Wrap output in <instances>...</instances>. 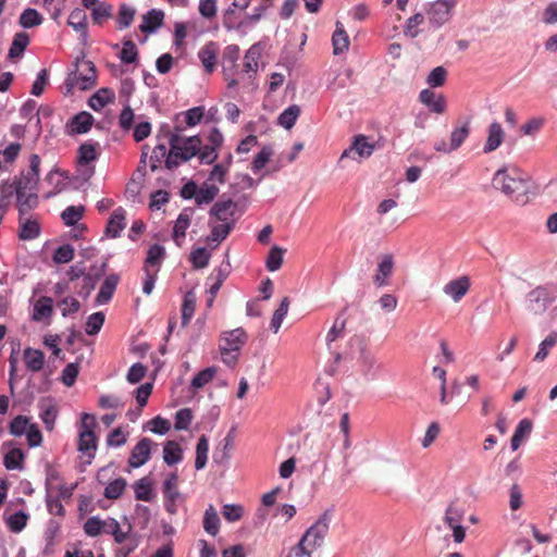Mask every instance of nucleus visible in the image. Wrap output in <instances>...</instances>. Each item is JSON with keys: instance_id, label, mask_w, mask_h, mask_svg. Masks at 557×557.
<instances>
[{"instance_id": "obj_1", "label": "nucleus", "mask_w": 557, "mask_h": 557, "mask_svg": "<svg viewBox=\"0 0 557 557\" xmlns=\"http://www.w3.org/2000/svg\"><path fill=\"white\" fill-rule=\"evenodd\" d=\"M97 83V69L92 61L85 60V53L82 52L74 63V70L71 71L65 81L67 92H71L74 86L78 85L81 90H88Z\"/></svg>"}, {"instance_id": "obj_2", "label": "nucleus", "mask_w": 557, "mask_h": 557, "mask_svg": "<svg viewBox=\"0 0 557 557\" xmlns=\"http://www.w3.org/2000/svg\"><path fill=\"white\" fill-rule=\"evenodd\" d=\"M96 426V417L91 413L84 412L81 419L77 449L89 458L87 461L88 465L91 463V459L95 457L97 449L98 438L94 432Z\"/></svg>"}, {"instance_id": "obj_3", "label": "nucleus", "mask_w": 557, "mask_h": 557, "mask_svg": "<svg viewBox=\"0 0 557 557\" xmlns=\"http://www.w3.org/2000/svg\"><path fill=\"white\" fill-rule=\"evenodd\" d=\"M493 185L516 201H519L520 197L525 196L529 189V182L527 180L510 176L505 168L499 169L494 174Z\"/></svg>"}, {"instance_id": "obj_4", "label": "nucleus", "mask_w": 557, "mask_h": 557, "mask_svg": "<svg viewBox=\"0 0 557 557\" xmlns=\"http://www.w3.org/2000/svg\"><path fill=\"white\" fill-rule=\"evenodd\" d=\"M170 150L165 160V169L173 171L182 162H187L197 157V150L182 143L181 135L171 134L169 140Z\"/></svg>"}, {"instance_id": "obj_5", "label": "nucleus", "mask_w": 557, "mask_h": 557, "mask_svg": "<svg viewBox=\"0 0 557 557\" xmlns=\"http://www.w3.org/2000/svg\"><path fill=\"white\" fill-rule=\"evenodd\" d=\"M332 512L333 508H327L302 534L308 540V546L311 548H320L323 545L330 530Z\"/></svg>"}, {"instance_id": "obj_6", "label": "nucleus", "mask_w": 557, "mask_h": 557, "mask_svg": "<svg viewBox=\"0 0 557 557\" xmlns=\"http://www.w3.org/2000/svg\"><path fill=\"white\" fill-rule=\"evenodd\" d=\"M554 300L555 295L547 286H536L527 295V309L535 315H541Z\"/></svg>"}, {"instance_id": "obj_7", "label": "nucleus", "mask_w": 557, "mask_h": 557, "mask_svg": "<svg viewBox=\"0 0 557 557\" xmlns=\"http://www.w3.org/2000/svg\"><path fill=\"white\" fill-rule=\"evenodd\" d=\"M374 150L375 145L369 143L367 136L359 134L354 137L351 145L343 151L338 162L342 163L348 158L352 160L368 159Z\"/></svg>"}, {"instance_id": "obj_8", "label": "nucleus", "mask_w": 557, "mask_h": 557, "mask_svg": "<svg viewBox=\"0 0 557 557\" xmlns=\"http://www.w3.org/2000/svg\"><path fill=\"white\" fill-rule=\"evenodd\" d=\"M248 335L243 327L223 332L220 338V352L227 356L230 352H238L246 344Z\"/></svg>"}, {"instance_id": "obj_9", "label": "nucleus", "mask_w": 557, "mask_h": 557, "mask_svg": "<svg viewBox=\"0 0 557 557\" xmlns=\"http://www.w3.org/2000/svg\"><path fill=\"white\" fill-rule=\"evenodd\" d=\"M455 7V1L450 0H436L431 4L428 15L429 22L434 27H441L451 16V9Z\"/></svg>"}, {"instance_id": "obj_10", "label": "nucleus", "mask_w": 557, "mask_h": 557, "mask_svg": "<svg viewBox=\"0 0 557 557\" xmlns=\"http://www.w3.org/2000/svg\"><path fill=\"white\" fill-rule=\"evenodd\" d=\"M394 268L395 261L392 253L380 256L376 273L373 275V284L376 287L387 286L389 284V277L393 274Z\"/></svg>"}, {"instance_id": "obj_11", "label": "nucleus", "mask_w": 557, "mask_h": 557, "mask_svg": "<svg viewBox=\"0 0 557 557\" xmlns=\"http://www.w3.org/2000/svg\"><path fill=\"white\" fill-rule=\"evenodd\" d=\"M95 122L94 116L87 112L82 111L75 115H73L65 125V131L67 135H78L85 134L89 132Z\"/></svg>"}, {"instance_id": "obj_12", "label": "nucleus", "mask_w": 557, "mask_h": 557, "mask_svg": "<svg viewBox=\"0 0 557 557\" xmlns=\"http://www.w3.org/2000/svg\"><path fill=\"white\" fill-rule=\"evenodd\" d=\"M152 441L148 437H143L132 449L128 465L132 468H139L145 465L151 456Z\"/></svg>"}, {"instance_id": "obj_13", "label": "nucleus", "mask_w": 557, "mask_h": 557, "mask_svg": "<svg viewBox=\"0 0 557 557\" xmlns=\"http://www.w3.org/2000/svg\"><path fill=\"white\" fill-rule=\"evenodd\" d=\"M237 203L232 198H225V194L211 207L210 218L226 223L228 218L234 216Z\"/></svg>"}, {"instance_id": "obj_14", "label": "nucleus", "mask_w": 557, "mask_h": 557, "mask_svg": "<svg viewBox=\"0 0 557 557\" xmlns=\"http://www.w3.org/2000/svg\"><path fill=\"white\" fill-rule=\"evenodd\" d=\"M419 100L425 104L431 112L443 114L446 111V98L443 95L436 97L435 92L431 89L421 90Z\"/></svg>"}, {"instance_id": "obj_15", "label": "nucleus", "mask_w": 557, "mask_h": 557, "mask_svg": "<svg viewBox=\"0 0 557 557\" xmlns=\"http://www.w3.org/2000/svg\"><path fill=\"white\" fill-rule=\"evenodd\" d=\"M163 21L164 12L160 9H151L143 15L139 29L145 34H153L163 25Z\"/></svg>"}, {"instance_id": "obj_16", "label": "nucleus", "mask_w": 557, "mask_h": 557, "mask_svg": "<svg viewBox=\"0 0 557 557\" xmlns=\"http://www.w3.org/2000/svg\"><path fill=\"white\" fill-rule=\"evenodd\" d=\"M67 24L81 34V40L83 45H87L88 27L86 12L81 8H75L70 13Z\"/></svg>"}, {"instance_id": "obj_17", "label": "nucleus", "mask_w": 557, "mask_h": 557, "mask_svg": "<svg viewBox=\"0 0 557 557\" xmlns=\"http://www.w3.org/2000/svg\"><path fill=\"white\" fill-rule=\"evenodd\" d=\"M125 226V210L122 207H119L109 218L104 234L107 237L116 238L120 236Z\"/></svg>"}, {"instance_id": "obj_18", "label": "nucleus", "mask_w": 557, "mask_h": 557, "mask_svg": "<svg viewBox=\"0 0 557 557\" xmlns=\"http://www.w3.org/2000/svg\"><path fill=\"white\" fill-rule=\"evenodd\" d=\"M193 213V208H184L174 224L172 237L178 247L182 246V240L186 236V231L190 225V218Z\"/></svg>"}, {"instance_id": "obj_19", "label": "nucleus", "mask_w": 557, "mask_h": 557, "mask_svg": "<svg viewBox=\"0 0 557 557\" xmlns=\"http://www.w3.org/2000/svg\"><path fill=\"white\" fill-rule=\"evenodd\" d=\"M119 282V274H109L100 286L99 293L96 297V305L108 304L112 299Z\"/></svg>"}, {"instance_id": "obj_20", "label": "nucleus", "mask_w": 557, "mask_h": 557, "mask_svg": "<svg viewBox=\"0 0 557 557\" xmlns=\"http://www.w3.org/2000/svg\"><path fill=\"white\" fill-rule=\"evenodd\" d=\"M469 288L470 278L467 275H463L457 280L448 282L444 286V293L451 296L454 301L458 302L468 293Z\"/></svg>"}, {"instance_id": "obj_21", "label": "nucleus", "mask_w": 557, "mask_h": 557, "mask_svg": "<svg viewBox=\"0 0 557 557\" xmlns=\"http://www.w3.org/2000/svg\"><path fill=\"white\" fill-rule=\"evenodd\" d=\"M487 139L483 147L484 153H490L496 150L504 141L505 133L502 125L498 122H493L488 126Z\"/></svg>"}, {"instance_id": "obj_22", "label": "nucleus", "mask_w": 557, "mask_h": 557, "mask_svg": "<svg viewBox=\"0 0 557 557\" xmlns=\"http://www.w3.org/2000/svg\"><path fill=\"white\" fill-rule=\"evenodd\" d=\"M18 238L21 240H33L40 235V224L34 219H24L18 215Z\"/></svg>"}, {"instance_id": "obj_23", "label": "nucleus", "mask_w": 557, "mask_h": 557, "mask_svg": "<svg viewBox=\"0 0 557 557\" xmlns=\"http://www.w3.org/2000/svg\"><path fill=\"white\" fill-rule=\"evenodd\" d=\"M209 225H211L210 235L207 237L206 242L208 245L211 243H215V248L220 243H222L230 235L232 230L235 226V221H230L222 224L212 225L211 221H209Z\"/></svg>"}, {"instance_id": "obj_24", "label": "nucleus", "mask_w": 557, "mask_h": 557, "mask_svg": "<svg viewBox=\"0 0 557 557\" xmlns=\"http://www.w3.org/2000/svg\"><path fill=\"white\" fill-rule=\"evenodd\" d=\"M18 215L23 218L30 210L37 208L39 199L37 194L25 195V190H15Z\"/></svg>"}, {"instance_id": "obj_25", "label": "nucleus", "mask_w": 557, "mask_h": 557, "mask_svg": "<svg viewBox=\"0 0 557 557\" xmlns=\"http://www.w3.org/2000/svg\"><path fill=\"white\" fill-rule=\"evenodd\" d=\"M533 423L530 419H522L517 425L510 441L511 449L517 450L522 442L527 440L532 432Z\"/></svg>"}, {"instance_id": "obj_26", "label": "nucleus", "mask_w": 557, "mask_h": 557, "mask_svg": "<svg viewBox=\"0 0 557 557\" xmlns=\"http://www.w3.org/2000/svg\"><path fill=\"white\" fill-rule=\"evenodd\" d=\"M26 368L32 372L42 370L45 364V354L40 349L27 347L23 354Z\"/></svg>"}, {"instance_id": "obj_27", "label": "nucleus", "mask_w": 557, "mask_h": 557, "mask_svg": "<svg viewBox=\"0 0 557 557\" xmlns=\"http://www.w3.org/2000/svg\"><path fill=\"white\" fill-rule=\"evenodd\" d=\"M114 100V92L112 89L108 87L100 88L96 91L89 99L88 106L95 110H102L108 103Z\"/></svg>"}, {"instance_id": "obj_28", "label": "nucleus", "mask_w": 557, "mask_h": 557, "mask_svg": "<svg viewBox=\"0 0 557 557\" xmlns=\"http://www.w3.org/2000/svg\"><path fill=\"white\" fill-rule=\"evenodd\" d=\"M29 44V35L25 32H20L15 34L11 47L8 52V58L13 60L21 58L24 54L27 46Z\"/></svg>"}, {"instance_id": "obj_29", "label": "nucleus", "mask_w": 557, "mask_h": 557, "mask_svg": "<svg viewBox=\"0 0 557 557\" xmlns=\"http://www.w3.org/2000/svg\"><path fill=\"white\" fill-rule=\"evenodd\" d=\"M219 187L205 182L199 188L196 197V205L201 207L211 203L219 195Z\"/></svg>"}, {"instance_id": "obj_30", "label": "nucleus", "mask_w": 557, "mask_h": 557, "mask_svg": "<svg viewBox=\"0 0 557 557\" xmlns=\"http://www.w3.org/2000/svg\"><path fill=\"white\" fill-rule=\"evenodd\" d=\"M183 459V449L175 441H168L163 446V460L168 466L178 463Z\"/></svg>"}, {"instance_id": "obj_31", "label": "nucleus", "mask_w": 557, "mask_h": 557, "mask_svg": "<svg viewBox=\"0 0 557 557\" xmlns=\"http://www.w3.org/2000/svg\"><path fill=\"white\" fill-rule=\"evenodd\" d=\"M25 454L21 448L13 447L3 457V465L8 470H23Z\"/></svg>"}, {"instance_id": "obj_32", "label": "nucleus", "mask_w": 557, "mask_h": 557, "mask_svg": "<svg viewBox=\"0 0 557 557\" xmlns=\"http://www.w3.org/2000/svg\"><path fill=\"white\" fill-rule=\"evenodd\" d=\"M332 42L335 55L343 53L349 47V37L339 22L336 23V30L333 34Z\"/></svg>"}, {"instance_id": "obj_33", "label": "nucleus", "mask_w": 557, "mask_h": 557, "mask_svg": "<svg viewBox=\"0 0 557 557\" xmlns=\"http://www.w3.org/2000/svg\"><path fill=\"white\" fill-rule=\"evenodd\" d=\"M53 312V300L48 296L40 297L34 306L33 320L41 321L51 317Z\"/></svg>"}, {"instance_id": "obj_34", "label": "nucleus", "mask_w": 557, "mask_h": 557, "mask_svg": "<svg viewBox=\"0 0 557 557\" xmlns=\"http://www.w3.org/2000/svg\"><path fill=\"white\" fill-rule=\"evenodd\" d=\"M196 308V294L193 289L186 292L182 304V327H185L191 320Z\"/></svg>"}, {"instance_id": "obj_35", "label": "nucleus", "mask_w": 557, "mask_h": 557, "mask_svg": "<svg viewBox=\"0 0 557 557\" xmlns=\"http://www.w3.org/2000/svg\"><path fill=\"white\" fill-rule=\"evenodd\" d=\"M134 492L137 500L150 502L153 498L151 480L145 476L136 481L134 483Z\"/></svg>"}, {"instance_id": "obj_36", "label": "nucleus", "mask_w": 557, "mask_h": 557, "mask_svg": "<svg viewBox=\"0 0 557 557\" xmlns=\"http://www.w3.org/2000/svg\"><path fill=\"white\" fill-rule=\"evenodd\" d=\"M301 113V109L297 104H292L285 109L277 117V125L285 129H290Z\"/></svg>"}, {"instance_id": "obj_37", "label": "nucleus", "mask_w": 557, "mask_h": 557, "mask_svg": "<svg viewBox=\"0 0 557 557\" xmlns=\"http://www.w3.org/2000/svg\"><path fill=\"white\" fill-rule=\"evenodd\" d=\"M98 143H89L86 141L82 144L77 150V163L79 165H88L90 162L97 160L98 154L96 152V147Z\"/></svg>"}, {"instance_id": "obj_38", "label": "nucleus", "mask_w": 557, "mask_h": 557, "mask_svg": "<svg viewBox=\"0 0 557 557\" xmlns=\"http://www.w3.org/2000/svg\"><path fill=\"white\" fill-rule=\"evenodd\" d=\"M203 529L206 530L207 533H209L212 536H215L220 530V518L218 516L215 508L212 505H209V507L205 511Z\"/></svg>"}, {"instance_id": "obj_39", "label": "nucleus", "mask_w": 557, "mask_h": 557, "mask_svg": "<svg viewBox=\"0 0 557 557\" xmlns=\"http://www.w3.org/2000/svg\"><path fill=\"white\" fill-rule=\"evenodd\" d=\"M261 42L253 44L245 55L244 72L249 73L250 71L256 72L258 67V60L262 52Z\"/></svg>"}, {"instance_id": "obj_40", "label": "nucleus", "mask_w": 557, "mask_h": 557, "mask_svg": "<svg viewBox=\"0 0 557 557\" xmlns=\"http://www.w3.org/2000/svg\"><path fill=\"white\" fill-rule=\"evenodd\" d=\"M44 21L42 15L32 8L25 9L18 18V23L23 28H33L39 26Z\"/></svg>"}, {"instance_id": "obj_41", "label": "nucleus", "mask_w": 557, "mask_h": 557, "mask_svg": "<svg viewBox=\"0 0 557 557\" xmlns=\"http://www.w3.org/2000/svg\"><path fill=\"white\" fill-rule=\"evenodd\" d=\"M470 134V121L467 120L460 127H455L450 134V146L455 151L461 147Z\"/></svg>"}, {"instance_id": "obj_42", "label": "nucleus", "mask_w": 557, "mask_h": 557, "mask_svg": "<svg viewBox=\"0 0 557 557\" xmlns=\"http://www.w3.org/2000/svg\"><path fill=\"white\" fill-rule=\"evenodd\" d=\"M120 59L125 64L135 63L138 61V50L132 39L123 40V48L120 52Z\"/></svg>"}, {"instance_id": "obj_43", "label": "nucleus", "mask_w": 557, "mask_h": 557, "mask_svg": "<svg viewBox=\"0 0 557 557\" xmlns=\"http://www.w3.org/2000/svg\"><path fill=\"white\" fill-rule=\"evenodd\" d=\"M28 518L25 511H16L7 519L8 528L13 533H20L26 527Z\"/></svg>"}, {"instance_id": "obj_44", "label": "nucleus", "mask_w": 557, "mask_h": 557, "mask_svg": "<svg viewBox=\"0 0 557 557\" xmlns=\"http://www.w3.org/2000/svg\"><path fill=\"white\" fill-rule=\"evenodd\" d=\"M74 255V247L70 244H63L53 251L52 260L57 264L69 263L73 260Z\"/></svg>"}, {"instance_id": "obj_45", "label": "nucleus", "mask_w": 557, "mask_h": 557, "mask_svg": "<svg viewBox=\"0 0 557 557\" xmlns=\"http://www.w3.org/2000/svg\"><path fill=\"white\" fill-rule=\"evenodd\" d=\"M126 485L127 482L124 478H117L106 486L103 495L108 499H117L122 496Z\"/></svg>"}, {"instance_id": "obj_46", "label": "nucleus", "mask_w": 557, "mask_h": 557, "mask_svg": "<svg viewBox=\"0 0 557 557\" xmlns=\"http://www.w3.org/2000/svg\"><path fill=\"white\" fill-rule=\"evenodd\" d=\"M164 257H165L164 247L159 244L152 245L148 249L144 268L148 269V265H152V267L158 265L159 267L161 264L162 260L164 259Z\"/></svg>"}, {"instance_id": "obj_47", "label": "nucleus", "mask_w": 557, "mask_h": 557, "mask_svg": "<svg viewBox=\"0 0 557 557\" xmlns=\"http://www.w3.org/2000/svg\"><path fill=\"white\" fill-rule=\"evenodd\" d=\"M211 253L205 247H198L190 252L189 260L195 269H203L209 264Z\"/></svg>"}, {"instance_id": "obj_48", "label": "nucleus", "mask_w": 557, "mask_h": 557, "mask_svg": "<svg viewBox=\"0 0 557 557\" xmlns=\"http://www.w3.org/2000/svg\"><path fill=\"white\" fill-rule=\"evenodd\" d=\"M284 252L285 250L278 246H273L270 249L265 261V267L269 271L273 272L282 267Z\"/></svg>"}, {"instance_id": "obj_49", "label": "nucleus", "mask_w": 557, "mask_h": 557, "mask_svg": "<svg viewBox=\"0 0 557 557\" xmlns=\"http://www.w3.org/2000/svg\"><path fill=\"white\" fill-rule=\"evenodd\" d=\"M216 368L215 367H208L200 372H198L191 380L190 386L194 389H199L203 387L206 384H208L215 375Z\"/></svg>"}, {"instance_id": "obj_50", "label": "nucleus", "mask_w": 557, "mask_h": 557, "mask_svg": "<svg viewBox=\"0 0 557 557\" xmlns=\"http://www.w3.org/2000/svg\"><path fill=\"white\" fill-rule=\"evenodd\" d=\"M288 307L289 298L284 297L278 308L274 311L273 317L271 319V329L274 331V333H276L280 330L282 322L288 312Z\"/></svg>"}, {"instance_id": "obj_51", "label": "nucleus", "mask_w": 557, "mask_h": 557, "mask_svg": "<svg viewBox=\"0 0 557 557\" xmlns=\"http://www.w3.org/2000/svg\"><path fill=\"white\" fill-rule=\"evenodd\" d=\"M84 212L83 206H70L61 213V218L66 226H74L82 219Z\"/></svg>"}, {"instance_id": "obj_52", "label": "nucleus", "mask_w": 557, "mask_h": 557, "mask_svg": "<svg viewBox=\"0 0 557 557\" xmlns=\"http://www.w3.org/2000/svg\"><path fill=\"white\" fill-rule=\"evenodd\" d=\"M557 343V332L553 331L549 335L542 341L539 347V351L534 357V361L542 362L549 354V348H553Z\"/></svg>"}, {"instance_id": "obj_53", "label": "nucleus", "mask_w": 557, "mask_h": 557, "mask_svg": "<svg viewBox=\"0 0 557 557\" xmlns=\"http://www.w3.org/2000/svg\"><path fill=\"white\" fill-rule=\"evenodd\" d=\"M100 278V276H98L91 269H89V271L86 272L85 276L83 277V285L78 292V295L85 299L89 297L90 293L95 289Z\"/></svg>"}, {"instance_id": "obj_54", "label": "nucleus", "mask_w": 557, "mask_h": 557, "mask_svg": "<svg viewBox=\"0 0 557 557\" xmlns=\"http://www.w3.org/2000/svg\"><path fill=\"white\" fill-rule=\"evenodd\" d=\"M104 319L106 315L102 311L89 315L86 322V333L90 336L98 334L104 323Z\"/></svg>"}, {"instance_id": "obj_55", "label": "nucleus", "mask_w": 557, "mask_h": 557, "mask_svg": "<svg viewBox=\"0 0 557 557\" xmlns=\"http://www.w3.org/2000/svg\"><path fill=\"white\" fill-rule=\"evenodd\" d=\"M112 5L106 2L91 9V17L95 24L101 25L103 21L112 16Z\"/></svg>"}, {"instance_id": "obj_56", "label": "nucleus", "mask_w": 557, "mask_h": 557, "mask_svg": "<svg viewBox=\"0 0 557 557\" xmlns=\"http://www.w3.org/2000/svg\"><path fill=\"white\" fill-rule=\"evenodd\" d=\"M213 44L210 42L199 51V58L205 66L206 72L212 73L215 67L216 57L214 51L210 48Z\"/></svg>"}, {"instance_id": "obj_57", "label": "nucleus", "mask_w": 557, "mask_h": 557, "mask_svg": "<svg viewBox=\"0 0 557 557\" xmlns=\"http://www.w3.org/2000/svg\"><path fill=\"white\" fill-rule=\"evenodd\" d=\"M447 77V71L444 66L434 67L426 77V83L432 88L441 87L445 84Z\"/></svg>"}, {"instance_id": "obj_58", "label": "nucleus", "mask_w": 557, "mask_h": 557, "mask_svg": "<svg viewBox=\"0 0 557 557\" xmlns=\"http://www.w3.org/2000/svg\"><path fill=\"white\" fill-rule=\"evenodd\" d=\"M29 425V419L18 414L10 422L9 432L14 436H22Z\"/></svg>"}, {"instance_id": "obj_59", "label": "nucleus", "mask_w": 557, "mask_h": 557, "mask_svg": "<svg viewBox=\"0 0 557 557\" xmlns=\"http://www.w3.org/2000/svg\"><path fill=\"white\" fill-rule=\"evenodd\" d=\"M79 373V363L71 362L62 371L61 381L65 386H73Z\"/></svg>"}, {"instance_id": "obj_60", "label": "nucleus", "mask_w": 557, "mask_h": 557, "mask_svg": "<svg viewBox=\"0 0 557 557\" xmlns=\"http://www.w3.org/2000/svg\"><path fill=\"white\" fill-rule=\"evenodd\" d=\"M193 420V411L189 408L180 409L175 413L174 428L177 431L187 430Z\"/></svg>"}, {"instance_id": "obj_61", "label": "nucleus", "mask_w": 557, "mask_h": 557, "mask_svg": "<svg viewBox=\"0 0 557 557\" xmlns=\"http://www.w3.org/2000/svg\"><path fill=\"white\" fill-rule=\"evenodd\" d=\"M135 13V9L128 7L127 4H122L117 15L119 28L122 29L128 27L134 20Z\"/></svg>"}, {"instance_id": "obj_62", "label": "nucleus", "mask_w": 557, "mask_h": 557, "mask_svg": "<svg viewBox=\"0 0 557 557\" xmlns=\"http://www.w3.org/2000/svg\"><path fill=\"white\" fill-rule=\"evenodd\" d=\"M104 521L99 517H90L84 523V531L88 536L95 537L103 532Z\"/></svg>"}, {"instance_id": "obj_63", "label": "nucleus", "mask_w": 557, "mask_h": 557, "mask_svg": "<svg viewBox=\"0 0 557 557\" xmlns=\"http://www.w3.org/2000/svg\"><path fill=\"white\" fill-rule=\"evenodd\" d=\"M359 361L364 375H368L376 363L375 357L364 346L360 348Z\"/></svg>"}, {"instance_id": "obj_64", "label": "nucleus", "mask_w": 557, "mask_h": 557, "mask_svg": "<svg viewBox=\"0 0 557 557\" xmlns=\"http://www.w3.org/2000/svg\"><path fill=\"white\" fill-rule=\"evenodd\" d=\"M314 548L308 546V540L304 536L300 537L299 542L290 548V554L287 557H312Z\"/></svg>"}]
</instances>
